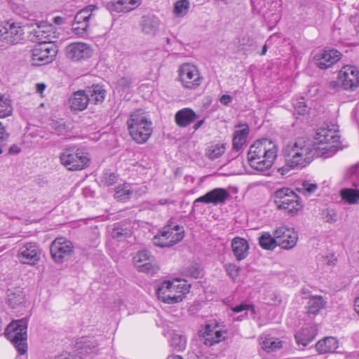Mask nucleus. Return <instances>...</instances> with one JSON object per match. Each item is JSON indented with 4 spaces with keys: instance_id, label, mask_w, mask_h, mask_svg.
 <instances>
[{
    "instance_id": "nucleus-35",
    "label": "nucleus",
    "mask_w": 359,
    "mask_h": 359,
    "mask_svg": "<svg viewBox=\"0 0 359 359\" xmlns=\"http://www.w3.org/2000/svg\"><path fill=\"white\" fill-rule=\"evenodd\" d=\"M259 244L264 250H273L278 246L277 238L269 232H263L259 238Z\"/></svg>"
},
{
    "instance_id": "nucleus-59",
    "label": "nucleus",
    "mask_w": 359,
    "mask_h": 359,
    "mask_svg": "<svg viewBox=\"0 0 359 359\" xmlns=\"http://www.w3.org/2000/svg\"><path fill=\"white\" fill-rule=\"evenodd\" d=\"M36 88L37 93H42L46 88V85L43 83H39L36 84Z\"/></svg>"
},
{
    "instance_id": "nucleus-29",
    "label": "nucleus",
    "mask_w": 359,
    "mask_h": 359,
    "mask_svg": "<svg viewBox=\"0 0 359 359\" xmlns=\"http://www.w3.org/2000/svg\"><path fill=\"white\" fill-rule=\"evenodd\" d=\"M69 103L72 110L83 111L87 107L89 98H87L83 90H80L72 94L69 100Z\"/></svg>"
},
{
    "instance_id": "nucleus-2",
    "label": "nucleus",
    "mask_w": 359,
    "mask_h": 359,
    "mask_svg": "<svg viewBox=\"0 0 359 359\" xmlns=\"http://www.w3.org/2000/svg\"><path fill=\"white\" fill-rule=\"evenodd\" d=\"M278 154V147L271 140L263 138L255 141L248 152V161L251 168L264 171L271 168Z\"/></svg>"
},
{
    "instance_id": "nucleus-30",
    "label": "nucleus",
    "mask_w": 359,
    "mask_h": 359,
    "mask_svg": "<svg viewBox=\"0 0 359 359\" xmlns=\"http://www.w3.org/2000/svg\"><path fill=\"white\" fill-rule=\"evenodd\" d=\"M87 98H89V103L95 104L102 103L106 96V90L100 85H93L90 87L83 90Z\"/></svg>"
},
{
    "instance_id": "nucleus-51",
    "label": "nucleus",
    "mask_w": 359,
    "mask_h": 359,
    "mask_svg": "<svg viewBox=\"0 0 359 359\" xmlns=\"http://www.w3.org/2000/svg\"><path fill=\"white\" fill-rule=\"evenodd\" d=\"M50 127L57 134L62 133L66 130L65 124L62 123V122L57 121H53L50 123Z\"/></svg>"
},
{
    "instance_id": "nucleus-20",
    "label": "nucleus",
    "mask_w": 359,
    "mask_h": 359,
    "mask_svg": "<svg viewBox=\"0 0 359 359\" xmlns=\"http://www.w3.org/2000/svg\"><path fill=\"white\" fill-rule=\"evenodd\" d=\"M65 53L67 58L79 61L89 58L92 55V50L88 44L76 42L68 45L65 48Z\"/></svg>"
},
{
    "instance_id": "nucleus-58",
    "label": "nucleus",
    "mask_w": 359,
    "mask_h": 359,
    "mask_svg": "<svg viewBox=\"0 0 359 359\" xmlns=\"http://www.w3.org/2000/svg\"><path fill=\"white\" fill-rule=\"evenodd\" d=\"M334 217H335L334 214L332 215L330 212H327V215L325 216L326 221L330 223L334 222L336 221Z\"/></svg>"
},
{
    "instance_id": "nucleus-48",
    "label": "nucleus",
    "mask_w": 359,
    "mask_h": 359,
    "mask_svg": "<svg viewBox=\"0 0 359 359\" xmlns=\"http://www.w3.org/2000/svg\"><path fill=\"white\" fill-rule=\"evenodd\" d=\"M132 82L133 81L130 78L122 77L117 81L116 85L121 90H126L130 88Z\"/></svg>"
},
{
    "instance_id": "nucleus-33",
    "label": "nucleus",
    "mask_w": 359,
    "mask_h": 359,
    "mask_svg": "<svg viewBox=\"0 0 359 359\" xmlns=\"http://www.w3.org/2000/svg\"><path fill=\"white\" fill-rule=\"evenodd\" d=\"M25 295L19 287L8 288L6 291V299L8 305L14 309L23 303Z\"/></svg>"
},
{
    "instance_id": "nucleus-13",
    "label": "nucleus",
    "mask_w": 359,
    "mask_h": 359,
    "mask_svg": "<svg viewBox=\"0 0 359 359\" xmlns=\"http://www.w3.org/2000/svg\"><path fill=\"white\" fill-rule=\"evenodd\" d=\"M32 62L34 66H41L52 62L57 54L53 43H39L32 50Z\"/></svg>"
},
{
    "instance_id": "nucleus-34",
    "label": "nucleus",
    "mask_w": 359,
    "mask_h": 359,
    "mask_svg": "<svg viewBox=\"0 0 359 359\" xmlns=\"http://www.w3.org/2000/svg\"><path fill=\"white\" fill-rule=\"evenodd\" d=\"M326 299L322 296H311L307 303V312L309 314L316 315L325 307Z\"/></svg>"
},
{
    "instance_id": "nucleus-57",
    "label": "nucleus",
    "mask_w": 359,
    "mask_h": 359,
    "mask_svg": "<svg viewBox=\"0 0 359 359\" xmlns=\"http://www.w3.org/2000/svg\"><path fill=\"white\" fill-rule=\"evenodd\" d=\"M20 148L16 144H13L8 149V154H15L20 153Z\"/></svg>"
},
{
    "instance_id": "nucleus-7",
    "label": "nucleus",
    "mask_w": 359,
    "mask_h": 359,
    "mask_svg": "<svg viewBox=\"0 0 359 359\" xmlns=\"http://www.w3.org/2000/svg\"><path fill=\"white\" fill-rule=\"evenodd\" d=\"M61 163L69 170H81L86 168L90 161L88 155L74 147L65 148L60 155Z\"/></svg>"
},
{
    "instance_id": "nucleus-39",
    "label": "nucleus",
    "mask_w": 359,
    "mask_h": 359,
    "mask_svg": "<svg viewBox=\"0 0 359 359\" xmlns=\"http://www.w3.org/2000/svg\"><path fill=\"white\" fill-rule=\"evenodd\" d=\"M13 107L10 99L0 95V118H4L11 115Z\"/></svg>"
},
{
    "instance_id": "nucleus-8",
    "label": "nucleus",
    "mask_w": 359,
    "mask_h": 359,
    "mask_svg": "<svg viewBox=\"0 0 359 359\" xmlns=\"http://www.w3.org/2000/svg\"><path fill=\"white\" fill-rule=\"evenodd\" d=\"M99 8L96 5H88L80 10L75 15L72 24V32L79 36L87 34L89 22L95 18Z\"/></svg>"
},
{
    "instance_id": "nucleus-3",
    "label": "nucleus",
    "mask_w": 359,
    "mask_h": 359,
    "mask_svg": "<svg viewBox=\"0 0 359 359\" xmlns=\"http://www.w3.org/2000/svg\"><path fill=\"white\" fill-rule=\"evenodd\" d=\"M328 125L320 127L316 131L315 142L313 143L314 149H318L320 154L318 157L327 158L334 154L340 147L338 126Z\"/></svg>"
},
{
    "instance_id": "nucleus-18",
    "label": "nucleus",
    "mask_w": 359,
    "mask_h": 359,
    "mask_svg": "<svg viewBox=\"0 0 359 359\" xmlns=\"http://www.w3.org/2000/svg\"><path fill=\"white\" fill-rule=\"evenodd\" d=\"M41 249L36 243H27L20 248L18 259L22 264L35 265L40 259Z\"/></svg>"
},
{
    "instance_id": "nucleus-63",
    "label": "nucleus",
    "mask_w": 359,
    "mask_h": 359,
    "mask_svg": "<svg viewBox=\"0 0 359 359\" xmlns=\"http://www.w3.org/2000/svg\"><path fill=\"white\" fill-rule=\"evenodd\" d=\"M166 359H183V358L180 355H172L168 356Z\"/></svg>"
},
{
    "instance_id": "nucleus-16",
    "label": "nucleus",
    "mask_w": 359,
    "mask_h": 359,
    "mask_svg": "<svg viewBox=\"0 0 359 359\" xmlns=\"http://www.w3.org/2000/svg\"><path fill=\"white\" fill-rule=\"evenodd\" d=\"M273 236L277 238L278 245L285 250L293 248L298 241L297 233L294 229L285 226L276 229Z\"/></svg>"
},
{
    "instance_id": "nucleus-14",
    "label": "nucleus",
    "mask_w": 359,
    "mask_h": 359,
    "mask_svg": "<svg viewBox=\"0 0 359 359\" xmlns=\"http://www.w3.org/2000/svg\"><path fill=\"white\" fill-rule=\"evenodd\" d=\"M24 35V29L19 23L5 21L0 27V41L6 44H15L19 43Z\"/></svg>"
},
{
    "instance_id": "nucleus-17",
    "label": "nucleus",
    "mask_w": 359,
    "mask_h": 359,
    "mask_svg": "<svg viewBox=\"0 0 359 359\" xmlns=\"http://www.w3.org/2000/svg\"><path fill=\"white\" fill-rule=\"evenodd\" d=\"M229 197L230 194L225 189L215 188L196 198L194 201L192 209L194 210L198 203H212L215 205L224 204Z\"/></svg>"
},
{
    "instance_id": "nucleus-24",
    "label": "nucleus",
    "mask_w": 359,
    "mask_h": 359,
    "mask_svg": "<svg viewBox=\"0 0 359 359\" xmlns=\"http://www.w3.org/2000/svg\"><path fill=\"white\" fill-rule=\"evenodd\" d=\"M141 4V0H112L107 4L109 11L129 12L137 8Z\"/></svg>"
},
{
    "instance_id": "nucleus-43",
    "label": "nucleus",
    "mask_w": 359,
    "mask_h": 359,
    "mask_svg": "<svg viewBox=\"0 0 359 359\" xmlns=\"http://www.w3.org/2000/svg\"><path fill=\"white\" fill-rule=\"evenodd\" d=\"M118 180V175H116L115 172L107 170L101 176L100 183L104 187H110L115 184Z\"/></svg>"
},
{
    "instance_id": "nucleus-40",
    "label": "nucleus",
    "mask_w": 359,
    "mask_h": 359,
    "mask_svg": "<svg viewBox=\"0 0 359 359\" xmlns=\"http://www.w3.org/2000/svg\"><path fill=\"white\" fill-rule=\"evenodd\" d=\"M226 150V144H216L215 145L210 146L207 151L208 157L214 160L219 157H220Z\"/></svg>"
},
{
    "instance_id": "nucleus-52",
    "label": "nucleus",
    "mask_w": 359,
    "mask_h": 359,
    "mask_svg": "<svg viewBox=\"0 0 359 359\" xmlns=\"http://www.w3.org/2000/svg\"><path fill=\"white\" fill-rule=\"evenodd\" d=\"M317 184L309 183V182H304L302 184V189L304 194H311L317 189Z\"/></svg>"
},
{
    "instance_id": "nucleus-47",
    "label": "nucleus",
    "mask_w": 359,
    "mask_h": 359,
    "mask_svg": "<svg viewBox=\"0 0 359 359\" xmlns=\"http://www.w3.org/2000/svg\"><path fill=\"white\" fill-rule=\"evenodd\" d=\"M225 270L228 275L234 278L238 276L240 268L235 264L229 263L225 265Z\"/></svg>"
},
{
    "instance_id": "nucleus-9",
    "label": "nucleus",
    "mask_w": 359,
    "mask_h": 359,
    "mask_svg": "<svg viewBox=\"0 0 359 359\" xmlns=\"http://www.w3.org/2000/svg\"><path fill=\"white\" fill-rule=\"evenodd\" d=\"M184 237L183 227L175 225L171 227L167 225L160 233L154 237V244L161 248L171 247L182 240Z\"/></svg>"
},
{
    "instance_id": "nucleus-27",
    "label": "nucleus",
    "mask_w": 359,
    "mask_h": 359,
    "mask_svg": "<svg viewBox=\"0 0 359 359\" xmlns=\"http://www.w3.org/2000/svg\"><path fill=\"white\" fill-rule=\"evenodd\" d=\"M197 118V114L190 108H184L180 109L175 116L177 125L182 128L189 126Z\"/></svg>"
},
{
    "instance_id": "nucleus-28",
    "label": "nucleus",
    "mask_w": 359,
    "mask_h": 359,
    "mask_svg": "<svg viewBox=\"0 0 359 359\" xmlns=\"http://www.w3.org/2000/svg\"><path fill=\"white\" fill-rule=\"evenodd\" d=\"M160 25L158 18L154 15H147L142 17L140 26L142 32L148 35H154L157 32Z\"/></svg>"
},
{
    "instance_id": "nucleus-22",
    "label": "nucleus",
    "mask_w": 359,
    "mask_h": 359,
    "mask_svg": "<svg viewBox=\"0 0 359 359\" xmlns=\"http://www.w3.org/2000/svg\"><path fill=\"white\" fill-rule=\"evenodd\" d=\"M341 57V53L337 50L328 49L316 55L314 60L317 67L322 69H325L338 62Z\"/></svg>"
},
{
    "instance_id": "nucleus-55",
    "label": "nucleus",
    "mask_w": 359,
    "mask_h": 359,
    "mask_svg": "<svg viewBox=\"0 0 359 359\" xmlns=\"http://www.w3.org/2000/svg\"><path fill=\"white\" fill-rule=\"evenodd\" d=\"M82 358H79L76 354H72L69 353H64L57 357L55 359H81Z\"/></svg>"
},
{
    "instance_id": "nucleus-6",
    "label": "nucleus",
    "mask_w": 359,
    "mask_h": 359,
    "mask_svg": "<svg viewBox=\"0 0 359 359\" xmlns=\"http://www.w3.org/2000/svg\"><path fill=\"white\" fill-rule=\"evenodd\" d=\"M273 203L278 209L291 216L297 214L303 207L300 197L289 188L277 190L274 194Z\"/></svg>"
},
{
    "instance_id": "nucleus-37",
    "label": "nucleus",
    "mask_w": 359,
    "mask_h": 359,
    "mask_svg": "<svg viewBox=\"0 0 359 359\" xmlns=\"http://www.w3.org/2000/svg\"><path fill=\"white\" fill-rule=\"evenodd\" d=\"M133 191L130 184H124L115 188L114 198L119 201H125L130 198Z\"/></svg>"
},
{
    "instance_id": "nucleus-32",
    "label": "nucleus",
    "mask_w": 359,
    "mask_h": 359,
    "mask_svg": "<svg viewBox=\"0 0 359 359\" xmlns=\"http://www.w3.org/2000/svg\"><path fill=\"white\" fill-rule=\"evenodd\" d=\"M338 346L337 339L332 337H325L320 340L316 345V349L320 353H334Z\"/></svg>"
},
{
    "instance_id": "nucleus-41",
    "label": "nucleus",
    "mask_w": 359,
    "mask_h": 359,
    "mask_svg": "<svg viewBox=\"0 0 359 359\" xmlns=\"http://www.w3.org/2000/svg\"><path fill=\"white\" fill-rule=\"evenodd\" d=\"M210 327L209 325L206 327V335L203 336L204 341L203 344L206 346H212L215 344L221 341L222 332L220 331H215L214 333H210L208 332V329ZM212 332H213L212 331Z\"/></svg>"
},
{
    "instance_id": "nucleus-60",
    "label": "nucleus",
    "mask_w": 359,
    "mask_h": 359,
    "mask_svg": "<svg viewBox=\"0 0 359 359\" xmlns=\"http://www.w3.org/2000/svg\"><path fill=\"white\" fill-rule=\"evenodd\" d=\"M53 22L56 25H62L64 23V19L62 17L57 16V17L54 18Z\"/></svg>"
},
{
    "instance_id": "nucleus-42",
    "label": "nucleus",
    "mask_w": 359,
    "mask_h": 359,
    "mask_svg": "<svg viewBox=\"0 0 359 359\" xmlns=\"http://www.w3.org/2000/svg\"><path fill=\"white\" fill-rule=\"evenodd\" d=\"M190 7L188 0L177 1L174 5L173 12L176 17H183L187 13Z\"/></svg>"
},
{
    "instance_id": "nucleus-44",
    "label": "nucleus",
    "mask_w": 359,
    "mask_h": 359,
    "mask_svg": "<svg viewBox=\"0 0 359 359\" xmlns=\"http://www.w3.org/2000/svg\"><path fill=\"white\" fill-rule=\"evenodd\" d=\"M111 237L118 241H123L125 238L130 237L131 231L128 229H123L121 227H115L111 231Z\"/></svg>"
},
{
    "instance_id": "nucleus-5",
    "label": "nucleus",
    "mask_w": 359,
    "mask_h": 359,
    "mask_svg": "<svg viewBox=\"0 0 359 359\" xmlns=\"http://www.w3.org/2000/svg\"><path fill=\"white\" fill-rule=\"evenodd\" d=\"M28 320L24 318L13 320L7 325L5 330L6 337L12 343L20 354L27 351Z\"/></svg>"
},
{
    "instance_id": "nucleus-19",
    "label": "nucleus",
    "mask_w": 359,
    "mask_h": 359,
    "mask_svg": "<svg viewBox=\"0 0 359 359\" xmlns=\"http://www.w3.org/2000/svg\"><path fill=\"white\" fill-rule=\"evenodd\" d=\"M154 257L147 250H140L133 257L135 266L139 271L155 273L158 268L154 264Z\"/></svg>"
},
{
    "instance_id": "nucleus-54",
    "label": "nucleus",
    "mask_w": 359,
    "mask_h": 359,
    "mask_svg": "<svg viewBox=\"0 0 359 359\" xmlns=\"http://www.w3.org/2000/svg\"><path fill=\"white\" fill-rule=\"evenodd\" d=\"M327 88L330 90L338 91L341 88V83L337 81H331L327 84Z\"/></svg>"
},
{
    "instance_id": "nucleus-26",
    "label": "nucleus",
    "mask_w": 359,
    "mask_h": 359,
    "mask_svg": "<svg viewBox=\"0 0 359 359\" xmlns=\"http://www.w3.org/2000/svg\"><path fill=\"white\" fill-rule=\"evenodd\" d=\"M231 248L234 256L238 261H241L247 257L249 251L248 241L241 237H235L231 241Z\"/></svg>"
},
{
    "instance_id": "nucleus-1",
    "label": "nucleus",
    "mask_w": 359,
    "mask_h": 359,
    "mask_svg": "<svg viewBox=\"0 0 359 359\" xmlns=\"http://www.w3.org/2000/svg\"><path fill=\"white\" fill-rule=\"evenodd\" d=\"M285 165L278 168V172L284 175L291 169L302 168L310 163L314 157H318V149L305 137H299L286 144L282 150Z\"/></svg>"
},
{
    "instance_id": "nucleus-10",
    "label": "nucleus",
    "mask_w": 359,
    "mask_h": 359,
    "mask_svg": "<svg viewBox=\"0 0 359 359\" xmlns=\"http://www.w3.org/2000/svg\"><path fill=\"white\" fill-rule=\"evenodd\" d=\"M180 285H175L170 280L164 281L156 290V294L159 299L168 304H173L182 301L188 289L181 287V290L177 292Z\"/></svg>"
},
{
    "instance_id": "nucleus-38",
    "label": "nucleus",
    "mask_w": 359,
    "mask_h": 359,
    "mask_svg": "<svg viewBox=\"0 0 359 359\" xmlns=\"http://www.w3.org/2000/svg\"><path fill=\"white\" fill-rule=\"evenodd\" d=\"M187 339L184 336L179 334H174L170 339V346L175 351H182L185 349Z\"/></svg>"
},
{
    "instance_id": "nucleus-23",
    "label": "nucleus",
    "mask_w": 359,
    "mask_h": 359,
    "mask_svg": "<svg viewBox=\"0 0 359 359\" xmlns=\"http://www.w3.org/2000/svg\"><path fill=\"white\" fill-rule=\"evenodd\" d=\"M97 343L95 340H88L86 339L77 343V355L81 359H93V357L97 353Z\"/></svg>"
},
{
    "instance_id": "nucleus-15",
    "label": "nucleus",
    "mask_w": 359,
    "mask_h": 359,
    "mask_svg": "<svg viewBox=\"0 0 359 359\" xmlns=\"http://www.w3.org/2000/svg\"><path fill=\"white\" fill-rule=\"evenodd\" d=\"M337 79L341 88L345 90H355L359 86V71L355 67L345 66L338 73Z\"/></svg>"
},
{
    "instance_id": "nucleus-49",
    "label": "nucleus",
    "mask_w": 359,
    "mask_h": 359,
    "mask_svg": "<svg viewBox=\"0 0 359 359\" xmlns=\"http://www.w3.org/2000/svg\"><path fill=\"white\" fill-rule=\"evenodd\" d=\"M9 134L6 131L5 128L0 123V154L3 152L2 147L6 144Z\"/></svg>"
},
{
    "instance_id": "nucleus-56",
    "label": "nucleus",
    "mask_w": 359,
    "mask_h": 359,
    "mask_svg": "<svg viewBox=\"0 0 359 359\" xmlns=\"http://www.w3.org/2000/svg\"><path fill=\"white\" fill-rule=\"evenodd\" d=\"M232 97L229 95H223L219 98V102L224 105H229V104L231 102Z\"/></svg>"
},
{
    "instance_id": "nucleus-31",
    "label": "nucleus",
    "mask_w": 359,
    "mask_h": 359,
    "mask_svg": "<svg viewBox=\"0 0 359 359\" xmlns=\"http://www.w3.org/2000/svg\"><path fill=\"white\" fill-rule=\"evenodd\" d=\"M238 127H242V129L236 130L233 138V149L236 151L242 149L246 142L250 130L247 124L239 125Z\"/></svg>"
},
{
    "instance_id": "nucleus-61",
    "label": "nucleus",
    "mask_w": 359,
    "mask_h": 359,
    "mask_svg": "<svg viewBox=\"0 0 359 359\" xmlns=\"http://www.w3.org/2000/svg\"><path fill=\"white\" fill-rule=\"evenodd\" d=\"M205 122V119H202L201 121H198L196 124L194 126V129L195 130H198Z\"/></svg>"
},
{
    "instance_id": "nucleus-62",
    "label": "nucleus",
    "mask_w": 359,
    "mask_h": 359,
    "mask_svg": "<svg viewBox=\"0 0 359 359\" xmlns=\"http://www.w3.org/2000/svg\"><path fill=\"white\" fill-rule=\"evenodd\" d=\"M357 169H358V165L352 166L351 168H349L348 173H350V175H354L356 173Z\"/></svg>"
},
{
    "instance_id": "nucleus-25",
    "label": "nucleus",
    "mask_w": 359,
    "mask_h": 359,
    "mask_svg": "<svg viewBox=\"0 0 359 359\" xmlns=\"http://www.w3.org/2000/svg\"><path fill=\"white\" fill-rule=\"evenodd\" d=\"M318 333L317 326L314 324L308 325L302 327L295 334V339L298 344L306 346L312 341Z\"/></svg>"
},
{
    "instance_id": "nucleus-4",
    "label": "nucleus",
    "mask_w": 359,
    "mask_h": 359,
    "mask_svg": "<svg viewBox=\"0 0 359 359\" xmlns=\"http://www.w3.org/2000/svg\"><path fill=\"white\" fill-rule=\"evenodd\" d=\"M127 126L130 137L138 144L146 142L152 133V122L142 109L130 114Z\"/></svg>"
},
{
    "instance_id": "nucleus-12",
    "label": "nucleus",
    "mask_w": 359,
    "mask_h": 359,
    "mask_svg": "<svg viewBox=\"0 0 359 359\" xmlns=\"http://www.w3.org/2000/svg\"><path fill=\"white\" fill-rule=\"evenodd\" d=\"M178 77L182 86L188 89L197 88L203 80L196 67L189 63H184L179 67Z\"/></svg>"
},
{
    "instance_id": "nucleus-50",
    "label": "nucleus",
    "mask_w": 359,
    "mask_h": 359,
    "mask_svg": "<svg viewBox=\"0 0 359 359\" xmlns=\"http://www.w3.org/2000/svg\"><path fill=\"white\" fill-rule=\"evenodd\" d=\"M250 309L253 313H255V309L253 305L252 304H241L239 305H237L234 307L231 308V310L234 313H240L243 311H247Z\"/></svg>"
},
{
    "instance_id": "nucleus-64",
    "label": "nucleus",
    "mask_w": 359,
    "mask_h": 359,
    "mask_svg": "<svg viewBox=\"0 0 359 359\" xmlns=\"http://www.w3.org/2000/svg\"><path fill=\"white\" fill-rule=\"evenodd\" d=\"M196 356L197 359H208V357L202 355L201 352L196 353Z\"/></svg>"
},
{
    "instance_id": "nucleus-53",
    "label": "nucleus",
    "mask_w": 359,
    "mask_h": 359,
    "mask_svg": "<svg viewBox=\"0 0 359 359\" xmlns=\"http://www.w3.org/2000/svg\"><path fill=\"white\" fill-rule=\"evenodd\" d=\"M187 274L194 278H198L201 275V271L195 266H191L187 269Z\"/></svg>"
},
{
    "instance_id": "nucleus-45",
    "label": "nucleus",
    "mask_w": 359,
    "mask_h": 359,
    "mask_svg": "<svg viewBox=\"0 0 359 359\" xmlns=\"http://www.w3.org/2000/svg\"><path fill=\"white\" fill-rule=\"evenodd\" d=\"M282 347L281 341L266 340L263 342L262 348L267 352H271L280 349Z\"/></svg>"
},
{
    "instance_id": "nucleus-46",
    "label": "nucleus",
    "mask_w": 359,
    "mask_h": 359,
    "mask_svg": "<svg viewBox=\"0 0 359 359\" xmlns=\"http://www.w3.org/2000/svg\"><path fill=\"white\" fill-rule=\"evenodd\" d=\"M294 113L299 115H304L309 112V107L306 104L305 100L302 97L294 104Z\"/></svg>"
},
{
    "instance_id": "nucleus-21",
    "label": "nucleus",
    "mask_w": 359,
    "mask_h": 359,
    "mask_svg": "<svg viewBox=\"0 0 359 359\" xmlns=\"http://www.w3.org/2000/svg\"><path fill=\"white\" fill-rule=\"evenodd\" d=\"M36 29L33 30V36L32 40H35L39 43H54L56 39L55 32L53 31L54 27L51 25L41 22L36 24Z\"/></svg>"
},
{
    "instance_id": "nucleus-11",
    "label": "nucleus",
    "mask_w": 359,
    "mask_h": 359,
    "mask_svg": "<svg viewBox=\"0 0 359 359\" xmlns=\"http://www.w3.org/2000/svg\"><path fill=\"white\" fill-rule=\"evenodd\" d=\"M73 243L64 237L56 238L50 246L52 259L57 264L69 260L74 254Z\"/></svg>"
},
{
    "instance_id": "nucleus-36",
    "label": "nucleus",
    "mask_w": 359,
    "mask_h": 359,
    "mask_svg": "<svg viewBox=\"0 0 359 359\" xmlns=\"http://www.w3.org/2000/svg\"><path fill=\"white\" fill-rule=\"evenodd\" d=\"M342 200L348 204H356L359 203V189H343L340 191Z\"/></svg>"
}]
</instances>
